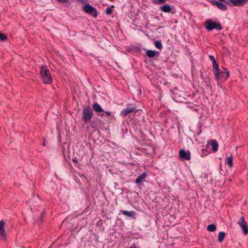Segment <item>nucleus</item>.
I'll use <instances>...</instances> for the list:
<instances>
[{"instance_id":"1","label":"nucleus","mask_w":248,"mask_h":248,"mask_svg":"<svg viewBox=\"0 0 248 248\" xmlns=\"http://www.w3.org/2000/svg\"><path fill=\"white\" fill-rule=\"evenodd\" d=\"M212 70L216 79L217 81H224L230 76L229 71L224 67H221L219 68V66H218L215 68H213Z\"/></svg>"},{"instance_id":"2","label":"nucleus","mask_w":248,"mask_h":248,"mask_svg":"<svg viewBox=\"0 0 248 248\" xmlns=\"http://www.w3.org/2000/svg\"><path fill=\"white\" fill-rule=\"evenodd\" d=\"M40 74L43 82L45 84H51L52 78L49 70L46 65H42L40 67Z\"/></svg>"},{"instance_id":"3","label":"nucleus","mask_w":248,"mask_h":248,"mask_svg":"<svg viewBox=\"0 0 248 248\" xmlns=\"http://www.w3.org/2000/svg\"><path fill=\"white\" fill-rule=\"evenodd\" d=\"M93 116V110L89 106H85L83 107L82 113V120L85 124L90 122Z\"/></svg>"},{"instance_id":"4","label":"nucleus","mask_w":248,"mask_h":248,"mask_svg":"<svg viewBox=\"0 0 248 248\" xmlns=\"http://www.w3.org/2000/svg\"><path fill=\"white\" fill-rule=\"evenodd\" d=\"M204 26L208 31H211L214 29L221 30L222 27L219 22H214L211 19H207L204 22Z\"/></svg>"},{"instance_id":"5","label":"nucleus","mask_w":248,"mask_h":248,"mask_svg":"<svg viewBox=\"0 0 248 248\" xmlns=\"http://www.w3.org/2000/svg\"><path fill=\"white\" fill-rule=\"evenodd\" d=\"M83 10L93 17H96L98 16V12L96 9L89 3H86L85 4Z\"/></svg>"},{"instance_id":"6","label":"nucleus","mask_w":248,"mask_h":248,"mask_svg":"<svg viewBox=\"0 0 248 248\" xmlns=\"http://www.w3.org/2000/svg\"><path fill=\"white\" fill-rule=\"evenodd\" d=\"M238 224L241 228L243 233L245 235H247L248 233V226L243 216L240 217L238 220Z\"/></svg>"},{"instance_id":"7","label":"nucleus","mask_w":248,"mask_h":248,"mask_svg":"<svg viewBox=\"0 0 248 248\" xmlns=\"http://www.w3.org/2000/svg\"><path fill=\"white\" fill-rule=\"evenodd\" d=\"M93 109L95 111L97 114L100 117H103L104 116V113H102V112L104 111V110L102 108L101 106L97 102L94 103L93 105Z\"/></svg>"},{"instance_id":"8","label":"nucleus","mask_w":248,"mask_h":248,"mask_svg":"<svg viewBox=\"0 0 248 248\" xmlns=\"http://www.w3.org/2000/svg\"><path fill=\"white\" fill-rule=\"evenodd\" d=\"M179 155L180 158L189 160L191 158L190 153L187 150L186 151L184 149H181L179 151Z\"/></svg>"},{"instance_id":"9","label":"nucleus","mask_w":248,"mask_h":248,"mask_svg":"<svg viewBox=\"0 0 248 248\" xmlns=\"http://www.w3.org/2000/svg\"><path fill=\"white\" fill-rule=\"evenodd\" d=\"M136 109V108L134 106L125 108L121 111L120 115L122 116H125L128 113L135 111Z\"/></svg>"},{"instance_id":"10","label":"nucleus","mask_w":248,"mask_h":248,"mask_svg":"<svg viewBox=\"0 0 248 248\" xmlns=\"http://www.w3.org/2000/svg\"><path fill=\"white\" fill-rule=\"evenodd\" d=\"M210 2L212 4L217 6L218 8L222 11H225L227 9V6L222 2H219L216 0H211Z\"/></svg>"},{"instance_id":"11","label":"nucleus","mask_w":248,"mask_h":248,"mask_svg":"<svg viewBox=\"0 0 248 248\" xmlns=\"http://www.w3.org/2000/svg\"><path fill=\"white\" fill-rule=\"evenodd\" d=\"M143 50L146 52V55L149 58H153L156 55L158 56L159 54V52L157 51L148 50L147 48H145V47L143 48Z\"/></svg>"},{"instance_id":"12","label":"nucleus","mask_w":248,"mask_h":248,"mask_svg":"<svg viewBox=\"0 0 248 248\" xmlns=\"http://www.w3.org/2000/svg\"><path fill=\"white\" fill-rule=\"evenodd\" d=\"M234 6H241L244 5L248 0H229Z\"/></svg>"},{"instance_id":"13","label":"nucleus","mask_w":248,"mask_h":248,"mask_svg":"<svg viewBox=\"0 0 248 248\" xmlns=\"http://www.w3.org/2000/svg\"><path fill=\"white\" fill-rule=\"evenodd\" d=\"M147 174L146 172H144L138 176L136 179L135 183L137 184H139L145 180V178L147 176Z\"/></svg>"},{"instance_id":"14","label":"nucleus","mask_w":248,"mask_h":248,"mask_svg":"<svg viewBox=\"0 0 248 248\" xmlns=\"http://www.w3.org/2000/svg\"><path fill=\"white\" fill-rule=\"evenodd\" d=\"M208 143L210 144L212 146L213 151L214 152H216L217 151L218 147V144L216 140H211L210 141L208 142Z\"/></svg>"},{"instance_id":"15","label":"nucleus","mask_w":248,"mask_h":248,"mask_svg":"<svg viewBox=\"0 0 248 248\" xmlns=\"http://www.w3.org/2000/svg\"><path fill=\"white\" fill-rule=\"evenodd\" d=\"M159 9L165 13H169L171 10L170 6L168 4H165L159 7Z\"/></svg>"},{"instance_id":"16","label":"nucleus","mask_w":248,"mask_h":248,"mask_svg":"<svg viewBox=\"0 0 248 248\" xmlns=\"http://www.w3.org/2000/svg\"><path fill=\"white\" fill-rule=\"evenodd\" d=\"M4 221L3 220H1L0 221V235L3 237H5L6 235L5 230L4 229Z\"/></svg>"},{"instance_id":"17","label":"nucleus","mask_w":248,"mask_h":248,"mask_svg":"<svg viewBox=\"0 0 248 248\" xmlns=\"http://www.w3.org/2000/svg\"><path fill=\"white\" fill-rule=\"evenodd\" d=\"M120 212L122 213L124 215L130 217H134L135 214V212L133 211H128L126 210H121Z\"/></svg>"},{"instance_id":"18","label":"nucleus","mask_w":248,"mask_h":248,"mask_svg":"<svg viewBox=\"0 0 248 248\" xmlns=\"http://www.w3.org/2000/svg\"><path fill=\"white\" fill-rule=\"evenodd\" d=\"M209 58L212 62L213 68H215L219 66L218 64L216 62V61L213 55H209Z\"/></svg>"},{"instance_id":"19","label":"nucleus","mask_w":248,"mask_h":248,"mask_svg":"<svg viewBox=\"0 0 248 248\" xmlns=\"http://www.w3.org/2000/svg\"><path fill=\"white\" fill-rule=\"evenodd\" d=\"M226 236V233L224 232H219L218 235V241L219 242H221L223 241L225 237Z\"/></svg>"},{"instance_id":"20","label":"nucleus","mask_w":248,"mask_h":248,"mask_svg":"<svg viewBox=\"0 0 248 248\" xmlns=\"http://www.w3.org/2000/svg\"><path fill=\"white\" fill-rule=\"evenodd\" d=\"M227 163L230 168H232L233 166V157L232 155L227 157Z\"/></svg>"},{"instance_id":"21","label":"nucleus","mask_w":248,"mask_h":248,"mask_svg":"<svg viewBox=\"0 0 248 248\" xmlns=\"http://www.w3.org/2000/svg\"><path fill=\"white\" fill-rule=\"evenodd\" d=\"M207 230L211 232H213L216 231V226L215 224H211L210 225H209L207 227Z\"/></svg>"},{"instance_id":"22","label":"nucleus","mask_w":248,"mask_h":248,"mask_svg":"<svg viewBox=\"0 0 248 248\" xmlns=\"http://www.w3.org/2000/svg\"><path fill=\"white\" fill-rule=\"evenodd\" d=\"M154 45L156 48L161 49L162 48V45L160 41H156L154 43Z\"/></svg>"},{"instance_id":"23","label":"nucleus","mask_w":248,"mask_h":248,"mask_svg":"<svg viewBox=\"0 0 248 248\" xmlns=\"http://www.w3.org/2000/svg\"><path fill=\"white\" fill-rule=\"evenodd\" d=\"M167 0H153L152 2L155 4H162L166 2Z\"/></svg>"},{"instance_id":"24","label":"nucleus","mask_w":248,"mask_h":248,"mask_svg":"<svg viewBox=\"0 0 248 248\" xmlns=\"http://www.w3.org/2000/svg\"><path fill=\"white\" fill-rule=\"evenodd\" d=\"M7 40V36L4 33L0 32V41H4Z\"/></svg>"},{"instance_id":"25","label":"nucleus","mask_w":248,"mask_h":248,"mask_svg":"<svg viewBox=\"0 0 248 248\" xmlns=\"http://www.w3.org/2000/svg\"><path fill=\"white\" fill-rule=\"evenodd\" d=\"M102 113H104V116H105V114H106L107 115V116H112V113L111 112H108V111H105L102 112ZM107 119H108V117H106ZM106 121H108V119L107 120H105Z\"/></svg>"},{"instance_id":"26","label":"nucleus","mask_w":248,"mask_h":248,"mask_svg":"<svg viewBox=\"0 0 248 248\" xmlns=\"http://www.w3.org/2000/svg\"><path fill=\"white\" fill-rule=\"evenodd\" d=\"M112 12V9H111L110 7H108V8L106 9V13L107 15H110V14H111Z\"/></svg>"},{"instance_id":"27","label":"nucleus","mask_w":248,"mask_h":248,"mask_svg":"<svg viewBox=\"0 0 248 248\" xmlns=\"http://www.w3.org/2000/svg\"><path fill=\"white\" fill-rule=\"evenodd\" d=\"M202 153L203 155H206L208 154V151L206 149H202Z\"/></svg>"},{"instance_id":"28","label":"nucleus","mask_w":248,"mask_h":248,"mask_svg":"<svg viewBox=\"0 0 248 248\" xmlns=\"http://www.w3.org/2000/svg\"><path fill=\"white\" fill-rule=\"evenodd\" d=\"M143 48L142 47V46H139L138 47H136L135 48V49L138 51V52H141Z\"/></svg>"},{"instance_id":"29","label":"nucleus","mask_w":248,"mask_h":248,"mask_svg":"<svg viewBox=\"0 0 248 248\" xmlns=\"http://www.w3.org/2000/svg\"><path fill=\"white\" fill-rule=\"evenodd\" d=\"M72 161L75 163H78V158L76 157L72 159Z\"/></svg>"},{"instance_id":"30","label":"nucleus","mask_w":248,"mask_h":248,"mask_svg":"<svg viewBox=\"0 0 248 248\" xmlns=\"http://www.w3.org/2000/svg\"><path fill=\"white\" fill-rule=\"evenodd\" d=\"M86 0H77V1L78 2H81L82 3H85V1H86Z\"/></svg>"},{"instance_id":"31","label":"nucleus","mask_w":248,"mask_h":248,"mask_svg":"<svg viewBox=\"0 0 248 248\" xmlns=\"http://www.w3.org/2000/svg\"><path fill=\"white\" fill-rule=\"evenodd\" d=\"M204 80V81L206 83H207L208 82H209L210 81V79L209 78H205Z\"/></svg>"},{"instance_id":"32","label":"nucleus","mask_w":248,"mask_h":248,"mask_svg":"<svg viewBox=\"0 0 248 248\" xmlns=\"http://www.w3.org/2000/svg\"><path fill=\"white\" fill-rule=\"evenodd\" d=\"M218 0L220 1V2H225L227 4H229V2L228 1L226 0Z\"/></svg>"},{"instance_id":"33","label":"nucleus","mask_w":248,"mask_h":248,"mask_svg":"<svg viewBox=\"0 0 248 248\" xmlns=\"http://www.w3.org/2000/svg\"><path fill=\"white\" fill-rule=\"evenodd\" d=\"M43 216H44V213H42L41 214V216H40V220H41V222L43 221H42V218H43Z\"/></svg>"},{"instance_id":"34","label":"nucleus","mask_w":248,"mask_h":248,"mask_svg":"<svg viewBox=\"0 0 248 248\" xmlns=\"http://www.w3.org/2000/svg\"><path fill=\"white\" fill-rule=\"evenodd\" d=\"M210 86H211V84L210 83L207 84V86L209 87Z\"/></svg>"},{"instance_id":"35","label":"nucleus","mask_w":248,"mask_h":248,"mask_svg":"<svg viewBox=\"0 0 248 248\" xmlns=\"http://www.w3.org/2000/svg\"><path fill=\"white\" fill-rule=\"evenodd\" d=\"M45 144H45V142H44L43 143V145L44 146H45Z\"/></svg>"}]
</instances>
